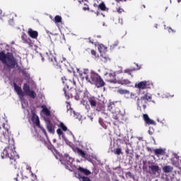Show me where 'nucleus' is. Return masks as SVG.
<instances>
[{
	"mask_svg": "<svg viewBox=\"0 0 181 181\" xmlns=\"http://www.w3.org/2000/svg\"><path fill=\"white\" fill-rule=\"evenodd\" d=\"M2 127L4 131H3V134L0 136V141L3 142V144H6L8 146H6L1 153V158L2 159L8 158L10 159L9 165H11L12 168H14V169H16L18 165V161H16V160L19 159V155H18V153H16L15 150L16 148L15 147L13 138L11 139V133L9 132L11 127L8 124L5 123L2 124Z\"/></svg>",
	"mask_w": 181,
	"mask_h": 181,
	"instance_id": "1",
	"label": "nucleus"
},
{
	"mask_svg": "<svg viewBox=\"0 0 181 181\" xmlns=\"http://www.w3.org/2000/svg\"><path fill=\"white\" fill-rule=\"evenodd\" d=\"M85 78L88 83L95 86L97 88H101V87H104V86H105L104 79H103L100 74H97L94 71H90L88 75H86Z\"/></svg>",
	"mask_w": 181,
	"mask_h": 181,
	"instance_id": "2",
	"label": "nucleus"
},
{
	"mask_svg": "<svg viewBox=\"0 0 181 181\" xmlns=\"http://www.w3.org/2000/svg\"><path fill=\"white\" fill-rule=\"evenodd\" d=\"M63 91L67 100L69 98H75L76 101L80 100V93H81L80 90H76V88L69 89V86H66L64 88Z\"/></svg>",
	"mask_w": 181,
	"mask_h": 181,
	"instance_id": "3",
	"label": "nucleus"
},
{
	"mask_svg": "<svg viewBox=\"0 0 181 181\" xmlns=\"http://www.w3.org/2000/svg\"><path fill=\"white\" fill-rule=\"evenodd\" d=\"M32 117H31V121L38 127L41 129V131L43 132V134L47 136V132H46V129L45 127L40 126V119H39V116L36 115V113L35 112H31Z\"/></svg>",
	"mask_w": 181,
	"mask_h": 181,
	"instance_id": "4",
	"label": "nucleus"
},
{
	"mask_svg": "<svg viewBox=\"0 0 181 181\" xmlns=\"http://www.w3.org/2000/svg\"><path fill=\"white\" fill-rule=\"evenodd\" d=\"M3 64H6L8 69H15L16 64H18V62H16V59H15V57L11 54L7 56L6 62H4Z\"/></svg>",
	"mask_w": 181,
	"mask_h": 181,
	"instance_id": "5",
	"label": "nucleus"
},
{
	"mask_svg": "<svg viewBox=\"0 0 181 181\" xmlns=\"http://www.w3.org/2000/svg\"><path fill=\"white\" fill-rule=\"evenodd\" d=\"M60 160L63 165H66V168L67 169L69 166H71L74 159L70 157L68 154H64L62 157H61Z\"/></svg>",
	"mask_w": 181,
	"mask_h": 181,
	"instance_id": "6",
	"label": "nucleus"
},
{
	"mask_svg": "<svg viewBox=\"0 0 181 181\" xmlns=\"http://www.w3.org/2000/svg\"><path fill=\"white\" fill-rule=\"evenodd\" d=\"M47 57L48 62L49 63H52L54 67H57V66L60 64V60H59L57 57H54L53 55H49Z\"/></svg>",
	"mask_w": 181,
	"mask_h": 181,
	"instance_id": "7",
	"label": "nucleus"
},
{
	"mask_svg": "<svg viewBox=\"0 0 181 181\" xmlns=\"http://www.w3.org/2000/svg\"><path fill=\"white\" fill-rule=\"evenodd\" d=\"M160 171V168H159V165H151L148 166V173L150 175H156V173H159Z\"/></svg>",
	"mask_w": 181,
	"mask_h": 181,
	"instance_id": "8",
	"label": "nucleus"
},
{
	"mask_svg": "<svg viewBox=\"0 0 181 181\" xmlns=\"http://www.w3.org/2000/svg\"><path fill=\"white\" fill-rule=\"evenodd\" d=\"M23 42L28 45L29 47H33V41L25 33L21 35Z\"/></svg>",
	"mask_w": 181,
	"mask_h": 181,
	"instance_id": "9",
	"label": "nucleus"
},
{
	"mask_svg": "<svg viewBox=\"0 0 181 181\" xmlns=\"http://www.w3.org/2000/svg\"><path fill=\"white\" fill-rule=\"evenodd\" d=\"M13 85L14 87V90L17 93L18 95H19V97H21V98H23V97H25V93H23V90H22V88L18 86L15 82L13 83Z\"/></svg>",
	"mask_w": 181,
	"mask_h": 181,
	"instance_id": "10",
	"label": "nucleus"
},
{
	"mask_svg": "<svg viewBox=\"0 0 181 181\" xmlns=\"http://www.w3.org/2000/svg\"><path fill=\"white\" fill-rule=\"evenodd\" d=\"M136 87L139 90H145L146 88H149V84L148 83V81H144L136 84Z\"/></svg>",
	"mask_w": 181,
	"mask_h": 181,
	"instance_id": "11",
	"label": "nucleus"
},
{
	"mask_svg": "<svg viewBox=\"0 0 181 181\" xmlns=\"http://www.w3.org/2000/svg\"><path fill=\"white\" fill-rule=\"evenodd\" d=\"M143 119L147 125H156V122H155V121H153L152 119L149 118V116L146 114L143 115Z\"/></svg>",
	"mask_w": 181,
	"mask_h": 181,
	"instance_id": "12",
	"label": "nucleus"
},
{
	"mask_svg": "<svg viewBox=\"0 0 181 181\" xmlns=\"http://www.w3.org/2000/svg\"><path fill=\"white\" fill-rule=\"evenodd\" d=\"M28 35L32 37V39H37V36H39V33L36 30H33L32 28H29L28 30Z\"/></svg>",
	"mask_w": 181,
	"mask_h": 181,
	"instance_id": "13",
	"label": "nucleus"
},
{
	"mask_svg": "<svg viewBox=\"0 0 181 181\" xmlns=\"http://www.w3.org/2000/svg\"><path fill=\"white\" fill-rule=\"evenodd\" d=\"M46 128L49 134H54V126L50 122V121L47 122Z\"/></svg>",
	"mask_w": 181,
	"mask_h": 181,
	"instance_id": "14",
	"label": "nucleus"
},
{
	"mask_svg": "<svg viewBox=\"0 0 181 181\" xmlns=\"http://www.w3.org/2000/svg\"><path fill=\"white\" fill-rule=\"evenodd\" d=\"M146 103H145V99H144V96L141 97L140 98L137 99V105L138 107L143 106L144 110L146 109Z\"/></svg>",
	"mask_w": 181,
	"mask_h": 181,
	"instance_id": "15",
	"label": "nucleus"
},
{
	"mask_svg": "<svg viewBox=\"0 0 181 181\" xmlns=\"http://www.w3.org/2000/svg\"><path fill=\"white\" fill-rule=\"evenodd\" d=\"M153 152L154 155H156V156H158V158H159L160 156H163V155H165V150H163V148L154 149Z\"/></svg>",
	"mask_w": 181,
	"mask_h": 181,
	"instance_id": "16",
	"label": "nucleus"
},
{
	"mask_svg": "<svg viewBox=\"0 0 181 181\" xmlns=\"http://www.w3.org/2000/svg\"><path fill=\"white\" fill-rule=\"evenodd\" d=\"M88 103L92 108H94L97 107V100H95V98L94 97H89L88 98Z\"/></svg>",
	"mask_w": 181,
	"mask_h": 181,
	"instance_id": "17",
	"label": "nucleus"
},
{
	"mask_svg": "<svg viewBox=\"0 0 181 181\" xmlns=\"http://www.w3.org/2000/svg\"><path fill=\"white\" fill-rule=\"evenodd\" d=\"M78 170H79L81 173H83L86 176H89V175L91 173V171L88 170L87 168H83V167H79Z\"/></svg>",
	"mask_w": 181,
	"mask_h": 181,
	"instance_id": "18",
	"label": "nucleus"
},
{
	"mask_svg": "<svg viewBox=\"0 0 181 181\" xmlns=\"http://www.w3.org/2000/svg\"><path fill=\"white\" fill-rule=\"evenodd\" d=\"M117 83H118V84H122V86H127L128 84H131V81L129 79L124 78H122V80L117 81Z\"/></svg>",
	"mask_w": 181,
	"mask_h": 181,
	"instance_id": "19",
	"label": "nucleus"
},
{
	"mask_svg": "<svg viewBox=\"0 0 181 181\" xmlns=\"http://www.w3.org/2000/svg\"><path fill=\"white\" fill-rule=\"evenodd\" d=\"M163 170L165 173H170V172H173V167L170 165H165L163 168Z\"/></svg>",
	"mask_w": 181,
	"mask_h": 181,
	"instance_id": "20",
	"label": "nucleus"
},
{
	"mask_svg": "<svg viewBox=\"0 0 181 181\" xmlns=\"http://www.w3.org/2000/svg\"><path fill=\"white\" fill-rule=\"evenodd\" d=\"M8 59V56H6L5 54V52H0V60L1 61V62L4 63H6V59Z\"/></svg>",
	"mask_w": 181,
	"mask_h": 181,
	"instance_id": "21",
	"label": "nucleus"
},
{
	"mask_svg": "<svg viewBox=\"0 0 181 181\" xmlns=\"http://www.w3.org/2000/svg\"><path fill=\"white\" fill-rule=\"evenodd\" d=\"M76 176L78 177V179H79V180H82V181H91L90 177H86V176H83V175H80V173L76 174Z\"/></svg>",
	"mask_w": 181,
	"mask_h": 181,
	"instance_id": "22",
	"label": "nucleus"
},
{
	"mask_svg": "<svg viewBox=\"0 0 181 181\" xmlns=\"http://www.w3.org/2000/svg\"><path fill=\"white\" fill-rule=\"evenodd\" d=\"M42 112H43V114H45V115L47 117H50V110H49V109H47V107L45 105H42Z\"/></svg>",
	"mask_w": 181,
	"mask_h": 181,
	"instance_id": "23",
	"label": "nucleus"
},
{
	"mask_svg": "<svg viewBox=\"0 0 181 181\" xmlns=\"http://www.w3.org/2000/svg\"><path fill=\"white\" fill-rule=\"evenodd\" d=\"M98 49L100 53H106V52H107V47L105 46H104V45H103V44H100L98 46Z\"/></svg>",
	"mask_w": 181,
	"mask_h": 181,
	"instance_id": "24",
	"label": "nucleus"
},
{
	"mask_svg": "<svg viewBox=\"0 0 181 181\" xmlns=\"http://www.w3.org/2000/svg\"><path fill=\"white\" fill-rule=\"evenodd\" d=\"M109 77L110 78V79L108 80L109 83H117V79H115V74H112L110 73L109 74Z\"/></svg>",
	"mask_w": 181,
	"mask_h": 181,
	"instance_id": "25",
	"label": "nucleus"
},
{
	"mask_svg": "<svg viewBox=\"0 0 181 181\" xmlns=\"http://www.w3.org/2000/svg\"><path fill=\"white\" fill-rule=\"evenodd\" d=\"M23 90L24 93L25 94H27L28 93H29L30 91V86H29V85H28V83H24Z\"/></svg>",
	"mask_w": 181,
	"mask_h": 181,
	"instance_id": "26",
	"label": "nucleus"
},
{
	"mask_svg": "<svg viewBox=\"0 0 181 181\" xmlns=\"http://www.w3.org/2000/svg\"><path fill=\"white\" fill-rule=\"evenodd\" d=\"M26 95L30 98H36V93H35L33 90H30L26 93Z\"/></svg>",
	"mask_w": 181,
	"mask_h": 181,
	"instance_id": "27",
	"label": "nucleus"
},
{
	"mask_svg": "<svg viewBox=\"0 0 181 181\" xmlns=\"http://www.w3.org/2000/svg\"><path fill=\"white\" fill-rule=\"evenodd\" d=\"M98 9H100V11H107V6H105V4H104V2L100 3L98 5Z\"/></svg>",
	"mask_w": 181,
	"mask_h": 181,
	"instance_id": "28",
	"label": "nucleus"
},
{
	"mask_svg": "<svg viewBox=\"0 0 181 181\" xmlns=\"http://www.w3.org/2000/svg\"><path fill=\"white\" fill-rule=\"evenodd\" d=\"M77 153L81 156L82 158H86V153L84 152V151L80 149V148H77Z\"/></svg>",
	"mask_w": 181,
	"mask_h": 181,
	"instance_id": "29",
	"label": "nucleus"
},
{
	"mask_svg": "<svg viewBox=\"0 0 181 181\" xmlns=\"http://www.w3.org/2000/svg\"><path fill=\"white\" fill-rule=\"evenodd\" d=\"M59 127L61 128V129H62V131H64V132L67 131V127H66V125H64V123L62 122L59 123Z\"/></svg>",
	"mask_w": 181,
	"mask_h": 181,
	"instance_id": "30",
	"label": "nucleus"
},
{
	"mask_svg": "<svg viewBox=\"0 0 181 181\" xmlns=\"http://www.w3.org/2000/svg\"><path fill=\"white\" fill-rule=\"evenodd\" d=\"M115 155L119 156L122 154V149L121 148H117L114 151Z\"/></svg>",
	"mask_w": 181,
	"mask_h": 181,
	"instance_id": "31",
	"label": "nucleus"
},
{
	"mask_svg": "<svg viewBox=\"0 0 181 181\" xmlns=\"http://www.w3.org/2000/svg\"><path fill=\"white\" fill-rule=\"evenodd\" d=\"M143 100H145V104H147L148 101H149V100H152V97L149 96L148 95H144L143 96Z\"/></svg>",
	"mask_w": 181,
	"mask_h": 181,
	"instance_id": "32",
	"label": "nucleus"
},
{
	"mask_svg": "<svg viewBox=\"0 0 181 181\" xmlns=\"http://www.w3.org/2000/svg\"><path fill=\"white\" fill-rule=\"evenodd\" d=\"M117 93H119V94L124 95V94H128V93H129V91H128L127 90H125V89H119L117 90Z\"/></svg>",
	"mask_w": 181,
	"mask_h": 181,
	"instance_id": "33",
	"label": "nucleus"
},
{
	"mask_svg": "<svg viewBox=\"0 0 181 181\" xmlns=\"http://www.w3.org/2000/svg\"><path fill=\"white\" fill-rule=\"evenodd\" d=\"M125 152H126L127 155H130L129 159H132V158H134V153H129V148L128 147L126 148Z\"/></svg>",
	"mask_w": 181,
	"mask_h": 181,
	"instance_id": "34",
	"label": "nucleus"
},
{
	"mask_svg": "<svg viewBox=\"0 0 181 181\" xmlns=\"http://www.w3.org/2000/svg\"><path fill=\"white\" fill-rule=\"evenodd\" d=\"M54 22L55 23H60V22H62V16H56L54 17Z\"/></svg>",
	"mask_w": 181,
	"mask_h": 181,
	"instance_id": "35",
	"label": "nucleus"
},
{
	"mask_svg": "<svg viewBox=\"0 0 181 181\" xmlns=\"http://www.w3.org/2000/svg\"><path fill=\"white\" fill-rule=\"evenodd\" d=\"M132 70L129 69H125L123 73H126V74H128L129 76H131V77H134V76L132 75Z\"/></svg>",
	"mask_w": 181,
	"mask_h": 181,
	"instance_id": "36",
	"label": "nucleus"
},
{
	"mask_svg": "<svg viewBox=\"0 0 181 181\" xmlns=\"http://www.w3.org/2000/svg\"><path fill=\"white\" fill-rule=\"evenodd\" d=\"M83 4L84 6L83 7V11H90V7L88 5H87L86 3H82Z\"/></svg>",
	"mask_w": 181,
	"mask_h": 181,
	"instance_id": "37",
	"label": "nucleus"
},
{
	"mask_svg": "<svg viewBox=\"0 0 181 181\" xmlns=\"http://www.w3.org/2000/svg\"><path fill=\"white\" fill-rule=\"evenodd\" d=\"M117 13L121 14V13H122V12H124V11L121 7H119L117 8Z\"/></svg>",
	"mask_w": 181,
	"mask_h": 181,
	"instance_id": "38",
	"label": "nucleus"
},
{
	"mask_svg": "<svg viewBox=\"0 0 181 181\" xmlns=\"http://www.w3.org/2000/svg\"><path fill=\"white\" fill-rule=\"evenodd\" d=\"M126 176H129V177H132V179H134V175H132V173H131V172H127L126 173Z\"/></svg>",
	"mask_w": 181,
	"mask_h": 181,
	"instance_id": "39",
	"label": "nucleus"
},
{
	"mask_svg": "<svg viewBox=\"0 0 181 181\" xmlns=\"http://www.w3.org/2000/svg\"><path fill=\"white\" fill-rule=\"evenodd\" d=\"M47 147L49 151H53L54 149V147L52 144H47Z\"/></svg>",
	"mask_w": 181,
	"mask_h": 181,
	"instance_id": "40",
	"label": "nucleus"
},
{
	"mask_svg": "<svg viewBox=\"0 0 181 181\" xmlns=\"http://www.w3.org/2000/svg\"><path fill=\"white\" fill-rule=\"evenodd\" d=\"M57 134H58V135H63V131H62V129H57Z\"/></svg>",
	"mask_w": 181,
	"mask_h": 181,
	"instance_id": "41",
	"label": "nucleus"
},
{
	"mask_svg": "<svg viewBox=\"0 0 181 181\" xmlns=\"http://www.w3.org/2000/svg\"><path fill=\"white\" fill-rule=\"evenodd\" d=\"M36 179H37L36 175L31 173V180L35 181L36 180Z\"/></svg>",
	"mask_w": 181,
	"mask_h": 181,
	"instance_id": "42",
	"label": "nucleus"
},
{
	"mask_svg": "<svg viewBox=\"0 0 181 181\" xmlns=\"http://www.w3.org/2000/svg\"><path fill=\"white\" fill-rule=\"evenodd\" d=\"M90 53L92 56H95V57L97 56V52L94 49H91Z\"/></svg>",
	"mask_w": 181,
	"mask_h": 181,
	"instance_id": "43",
	"label": "nucleus"
},
{
	"mask_svg": "<svg viewBox=\"0 0 181 181\" xmlns=\"http://www.w3.org/2000/svg\"><path fill=\"white\" fill-rule=\"evenodd\" d=\"M5 16V13L2 12V9H0V19H2Z\"/></svg>",
	"mask_w": 181,
	"mask_h": 181,
	"instance_id": "44",
	"label": "nucleus"
},
{
	"mask_svg": "<svg viewBox=\"0 0 181 181\" xmlns=\"http://www.w3.org/2000/svg\"><path fill=\"white\" fill-rule=\"evenodd\" d=\"M113 119H118V115H117V113H113L112 114V117Z\"/></svg>",
	"mask_w": 181,
	"mask_h": 181,
	"instance_id": "45",
	"label": "nucleus"
},
{
	"mask_svg": "<svg viewBox=\"0 0 181 181\" xmlns=\"http://www.w3.org/2000/svg\"><path fill=\"white\" fill-rule=\"evenodd\" d=\"M26 169L27 170H29L30 173H32V167H30V165H27Z\"/></svg>",
	"mask_w": 181,
	"mask_h": 181,
	"instance_id": "46",
	"label": "nucleus"
},
{
	"mask_svg": "<svg viewBox=\"0 0 181 181\" xmlns=\"http://www.w3.org/2000/svg\"><path fill=\"white\" fill-rule=\"evenodd\" d=\"M81 104H83V105H86V104H87V100L82 99V100L81 101Z\"/></svg>",
	"mask_w": 181,
	"mask_h": 181,
	"instance_id": "47",
	"label": "nucleus"
},
{
	"mask_svg": "<svg viewBox=\"0 0 181 181\" xmlns=\"http://www.w3.org/2000/svg\"><path fill=\"white\" fill-rule=\"evenodd\" d=\"M168 32H169V33H173L176 31H175L173 29H172V28H168Z\"/></svg>",
	"mask_w": 181,
	"mask_h": 181,
	"instance_id": "48",
	"label": "nucleus"
},
{
	"mask_svg": "<svg viewBox=\"0 0 181 181\" xmlns=\"http://www.w3.org/2000/svg\"><path fill=\"white\" fill-rule=\"evenodd\" d=\"M16 175L17 177H14V180L19 181V180H18V176H19V173H16Z\"/></svg>",
	"mask_w": 181,
	"mask_h": 181,
	"instance_id": "49",
	"label": "nucleus"
},
{
	"mask_svg": "<svg viewBox=\"0 0 181 181\" xmlns=\"http://www.w3.org/2000/svg\"><path fill=\"white\" fill-rule=\"evenodd\" d=\"M60 39H62V40H64V42H66V37H64V35H62V37H60Z\"/></svg>",
	"mask_w": 181,
	"mask_h": 181,
	"instance_id": "50",
	"label": "nucleus"
},
{
	"mask_svg": "<svg viewBox=\"0 0 181 181\" xmlns=\"http://www.w3.org/2000/svg\"><path fill=\"white\" fill-rule=\"evenodd\" d=\"M116 2H117V4H119V2H127V0H115Z\"/></svg>",
	"mask_w": 181,
	"mask_h": 181,
	"instance_id": "51",
	"label": "nucleus"
},
{
	"mask_svg": "<svg viewBox=\"0 0 181 181\" xmlns=\"http://www.w3.org/2000/svg\"><path fill=\"white\" fill-rule=\"evenodd\" d=\"M23 76H26L28 77V74L26 73V71H23Z\"/></svg>",
	"mask_w": 181,
	"mask_h": 181,
	"instance_id": "52",
	"label": "nucleus"
},
{
	"mask_svg": "<svg viewBox=\"0 0 181 181\" xmlns=\"http://www.w3.org/2000/svg\"><path fill=\"white\" fill-rule=\"evenodd\" d=\"M137 139H139V141H144V137H137Z\"/></svg>",
	"mask_w": 181,
	"mask_h": 181,
	"instance_id": "53",
	"label": "nucleus"
},
{
	"mask_svg": "<svg viewBox=\"0 0 181 181\" xmlns=\"http://www.w3.org/2000/svg\"><path fill=\"white\" fill-rule=\"evenodd\" d=\"M78 2L79 3V4H84V1L82 0H78Z\"/></svg>",
	"mask_w": 181,
	"mask_h": 181,
	"instance_id": "54",
	"label": "nucleus"
},
{
	"mask_svg": "<svg viewBox=\"0 0 181 181\" xmlns=\"http://www.w3.org/2000/svg\"><path fill=\"white\" fill-rule=\"evenodd\" d=\"M147 150L148 151V152H152V149H151V148H147Z\"/></svg>",
	"mask_w": 181,
	"mask_h": 181,
	"instance_id": "55",
	"label": "nucleus"
},
{
	"mask_svg": "<svg viewBox=\"0 0 181 181\" xmlns=\"http://www.w3.org/2000/svg\"><path fill=\"white\" fill-rule=\"evenodd\" d=\"M170 97H175V94H172L169 95Z\"/></svg>",
	"mask_w": 181,
	"mask_h": 181,
	"instance_id": "56",
	"label": "nucleus"
},
{
	"mask_svg": "<svg viewBox=\"0 0 181 181\" xmlns=\"http://www.w3.org/2000/svg\"><path fill=\"white\" fill-rule=\"evenodd\" d=\"M74 86H76V81H73Z\"/></svg>",
	"mask_w": 181,
	"mask_h": 181,
	"instance_id": "57",
	"label": "nucleus"
},
{
	"mask_svg": "<svg viewBox=\"0 0 181 181\" xmlns=\"http://www.w3.org/2000/svg\"><path fill=\"white\" fill-rule=\"evenodd\" d=\"M42 61L45 62V58L42 57Z\"/></svg>",
	"mask_w": 181,
	"mask_h": 181,
	"instance_id": "58",
	"label": "nucleus"
},
{
	"mask_svg": "<svg viewBox=\"0 0 181 181\" xmlns=\"http://www.w3.org/2000/svg\"><path fill=\"white\" fill-rule=\"evenodd\" d=\"M148 133L150 135H152V133L151 132V131H148Z\"/></svg>",
	"mask_w": 181,
	"mask_h": 181,
	"instance_id": "59",
	"label": "nucleus"
},
{
	"mask_svg": "<svg viewBox=\"0 0 181 181\" xmlns=\"http://www.w3.org/2000/svg\"><path fill=\"white\" fill-rule=\"evenodd\" d=\"M86 108H90V106L89 105L86 106Z\"/></svg>",
	"mask_w": 181,
	"mask_h": 181,
	"instance_id": "60",
	"label": "nucleus"
},
{
	"mask_svg": "<svg viewBox=\"0 0 181 181\" xmlns=\"http://www.w3.org/2000/svg\"><path fill=\"white\" fill-rule=\"evenodd\" d=\"M177 2H181V0H177Z\"/></svg>",
	"mask_w": 181,
	"mask_h": 181,
	"instance_id": "61",
	"label": "nucleus"
},
{
	"mask_svg": "<svg viewBox=\"0 0 181 181\" xmlns=\"http://www.w3.org/2000/svg\"><path fill=\"white\" fill-rule=\"evenodd\" d=\"M90 12H94V11L91 10Z\"/></svg>",
	"mask_w": 181,
	"mask_h": 181,
	"instance_id": "62",
	"label": "nucleus"
},
{
	"mask_svg": "<svg viewBox=\"0 0 181 181\" xmlns=\"http://www.w3.org/2000/svg\"><path fill=\"white\" fill-rule=\"evenodd\" d=\"M156 28H158V25H156Z\"/></svg>",
	"mask_w": 181,
	"mask_h": 181,
	"instance_id": "63",
	"label": "nucleus"
},
{
	"mask_svg": "<svg viewBox=\"0 0 181 181\" xmlns=\"http://www.w3.org/2000/svg\"><path fill=\"white\" fill-rule=\"evenodd\" d=\"M83 74H86V72H83Z\"/></svg>",
	"mask_w": 181,
	"mask_h": 181,
	"instance_id": "64",
	"label": "nucleus"
}]
</instances>
